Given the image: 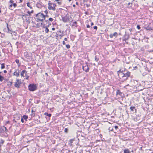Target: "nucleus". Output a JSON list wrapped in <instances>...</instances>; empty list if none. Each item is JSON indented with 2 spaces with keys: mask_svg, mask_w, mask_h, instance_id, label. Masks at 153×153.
Masks as SVG:
<instances>
[{
  "mask_svg": "<svg viewBox=\"0 0 153 153\" xmlns=\"http://www.w3.org/2000/svg\"><path fill=\"white\" fill-rule=\"evenodd\" d=\"M117 73L120 78H123L124 80L127 79L130 74V72L126 70L124 71L120 70L117 71Z\"/></svg>",
  "mask_w": 153,
  "mask_h": 153,
  "instance_id": "1",
  "label": "nucleus"
},
{
  "mask_svg": "<svg viewBox=\"0 0 153 153\" xmlns=\"http://www.w3.org/2000/svg\"><path fill=\"white\" fill-rule=\"evenodd\" d=\"M8 130L7 128L3 126L0 128V136L4 137H7L8 136Z\"/></svg>",
  "mask_w": 153,
  "mask_h": 153,
  "instance_id": "2",
  "label": "nucleus"
},
{
  "mask_svg": "<svg viewBox=\"0 0 153 153\" xmlns=\"http://www.w3.org/2000/svg\"><path fill=\"white\" fill-rule=\"evenodd\" d=\"M37 19L40 21H43L45 20V15L42 13H39L36 15Z\"/></svg>",
  "mask_w": 153,
  "mask_h": 153,
  "instance_id": "3",
  "label": "nucleus"
},
{
  "mask_svg": "<svg viewBox=\"0 0 153 153\" xmlns=\"http://www.w3.org/2000/svg\"><path fill=\"white\" fill-rule=\"evenodd\" d=\"M48 8L50 10L55 11L56 10V5L55 3H52L50 1H48Z\"/></svg>",
  "mask_w": 153,
  "mask_h": 153,
  "instance_id": "4",
  "label": "nucleus"
},
{
  "mask_svg": "<svg viewBox=\"0 0 153 153\" xmlns=\"http://www.w3.org/2000/svg\"><path fill=\"white\" fill-rule=\"evenodd\" d=\"M28 89L30 91H33L37 89V86L34 84H30L28 86Z\"/></svg>",
  "mask_w": 153,
  "mask_h": 153,
  "instance_id": "5",
  "label": "nucleus"
},
{
  "mask_svg": "<svg viewBox=\"0 0 153 153\" xmlns=\"http://www.w3.org/2000/svg\"><path fill=\"white\" fill-rule=\"evenodd\" d=\"M22 82L21 80L17 79L16 80V82H15L14 86L16 88H19Z\"/></svg>",
  "mask_w": 153,
  "mask_h": 153,
  "instance_id": "6",
  "label": "nucleus"
},
{
  "mask_svg": "<svg viewBox=\"0 0 153 153\" xmlns=\"http://www.w3.org/2000/svg\"><path fill=\"white\" fill-rule=\"evenodd\" d=\"M19 70L18 69L15 70V71L13 74V75L15 76H16L18 77L19 76Z\"/></svg>",
  "mask_w": 153,
  "mask_h": 153,
  "instance_id": "7",
  "label": "nucleus"
},
{
  "mask_svg": "<svg viewBox=\"0 0 153 153\" xmlns=\"http://www.w3.org/2000/svg\"><path fill=\"white\" fill-rule=\"evenodd\" d=\"M82 69L85 72H88L89 71V68L87 65H85L82 66Z\"/></svg>",
  "mask_w": 153,
  "mask_h": 153,
  "instance_id": "8",
  "label": "nucleus"
},
{
  "mask_svg": "<svg viewBox=\"0 0 153 153\" xmlns=\"http://www.w3.org/2000/svg\"><path fill=\"white\" fill-rule=\"evenodd\" d=\"M7 32L8 33L12 34V32H13V30H12V29L11 28H10L7 23Z\"/></svg>",
  "mask_w": 153,
  "mask_h": 153,
  "instance_id": "9",
  "label": "nucleus"
},
{
  "mask_svg": "<svg viewBox=\"0 0 153 153\" xmlns=\"http://www.w3.org/2000/svg\"><path fill=\"white\" fill-rule=\"evenodd\" d=\"M69 19L68 17L66 16L62 17L63 21L64 22H66L69 21Z\"/></svg>",
  "mask_w": 153,
  "mask_h": 153,
  "instance_id": "10",
  "label": "nucleus"
},
{
  "mask_svg": "<svg viewBox=\"0 0 153 153\" xmlns=\"http://www.w3.org/2000/svg\"><path fill=\"white\" fill-rule=\"evenodd\" d=\"M118 35V33L117 32H115L113 34H110V37L112 38L113 36H114L115 37H116Z\"/></svg>",
  "mask_w": 153,
  "mask_h": 153,
  "instance_id": "11",
  "label": "nucleus"
},
{
  "mask_svg": "<svg viewBox=\"0 0 153 153\" xmlns=\"http://www.w3.org/2000/svg\"><path fill=\"white\" fill-rule=\"evenodd\" d=\"M48 27L47 26H45V25H44L43 27L44 28H45V33H48L49 31V30L48 29Z\"/></svg>",
  "mask_w": 153,
  "mask_h": 153,
  "instance_id": "12",
  "label": "nucleus"
},
{
  "mask_svg": "<svg viewBox=\"0 0 153 153\" xmlns=\"http://www.w3.org/2000/svg\"><path fill=\"white\" fill-rule=\"evenodd\" d=\"M27 73V71L25 70H23L21 73L20 75L21 77H24V74L25 73Z\"/></svg>",
  "mask_w": 153,
  "mask_h": 153,
  "instance_id": "13",
  "label": "nucleus"
},
{
  "mask_svg": "<svg viewBox=\"0 0 153 153\" xmlns=\"http://www.w3.org/2000/svg\"><path fill=\"white\" fill-rule=\"evenodd\" d=\"M4 142V140L2 139H0V149L3 144Z\"/></svg>",
  "mask_w": 153,
  "mask_h": 153,
  "instance_id": "14",
  "label": "nucleus"
},
{
  "mask_svg": "<svg viewBox=\"0 0 153 153\" xmlns=\"http://www.w3.org/2000/svg\"><path fill=\"white\" fill-rule=\"evenodd\" d=\"M74 140L73 139H70L69 140V142L68 143L69 145L71 147H72L73 145L72 143Z\"/></svg>",
  "mask_w": 153,
  "mask_h": 153,
  "instance_id": "15",
  "label": "nucleus"
},
{
  "mask_svg": "<svg viewBox=\"0 0 153 153\" xmlns=\"http://www.w3.org/2000/svg\"><path fill=\"white\" fill-rule=\"evenodd\" d=\"M124 153H131V152L129 149H126L124 150Z\"/></svg>",
  "mask_w": 153,
  "mask_h": 153,
  "instance_id": "16",
  "label": "nucleus"
},
{
  "mask_svg": "<svg viewBox=\"0 0 153 153\" xmlns=\"http://www.w3.org/2000/svg\"><path fill=\"white\" fill-rule=\"evenodd\" d=\"M122 93L119 90H117V95H119L121 96L122 95Z\"/></svg>",
  "mask_w": 153,
  "mask_h": 153,
  "instance_id": "17",
  "label": "nucleus"
},
{
  "mask_svg": "<svg viewBox=\"0 0 153 153\" xmlns=\"http://www.w3.org/2000/svg\"><path fill=\"white\" fill-rule=\"evenodd\" d=\"M130 109L131 111H133L134 110H135L136 112V109H135V107L134 106H131L130 107Z\"/></svg>",
  "mask_w": 153,
  "mask_h": 153,
  "instance_id": "18",
  "label": "nucleus"
},
{
  "mask_svg": "<svg viewBox=\"0 0 153 153\" xmlns=\"http://www.w3.org/2000/svg\"><path fill=\"white\" fill-rule=\"evenodd\" d=\"M36 6L38 8H41L42 7V5L39 3H37L36 4Z\"/></svg>",
  "mask_w": 153,
  "mask_h": 153,
  "instance_id": "19",
  "label": "nucleus"
},
{
  "mask_svg": "<svg viewBox=\"0 0 153 153\" xmlns=\"http://www.w3.org/2000/svg\"><path fill=\"white\" fill-rule=\"evenodd\" d=\"M22 118L25 120L26 121H27V119L28 118V116L25 115H24L22 117Z\"/></svg>",
  "mask_w": 153,
  "mask_h": 153,
  "instance_id": "20",
  "label": "nucleus"
},
{
  "mask_svg": "<svg viewBox=\"0 0 153 153\" xmlns=\"http://www.w3.org/2000/svg\"><path fill=\"white\" fill-rule=\"evenodd\" d=\"M44 115L49 117H51V114H49L47 112H45L44 113Z\"/></svg>",
  "mask_w": 153,
  "mask_h": 153,
  "instance_id": "21",
  "label": "nucleus"
},
{
  "mask_svg": "<svg viewBox=\"0 0 153 153\" xmlns=\"http://www.w3.org/2000/svg\"><path fill=\"white\" fill-rule=\"evenodd\" d=\"M27 73L25 74V76H24V77H25V79H28L29 77V76L27 75Z\"/></svg>",
  "mask_w": 153,
  "mask_h": 153,
  "instance_id": "22",
  "label": "nucleus"
},
{
  "mask_svg": "<svg viewBox=\"0 0 153 153\" xmlns=\"http://www.w3.org/2000/svg\"><path fill=\"white\" fill-rule=\"evenodd\" d=\"M77 23L75 21L73 22V24L72 25V26L76 27L77 26Z\"/></svg>",
  "mask_w": 153,
  "mask_h": 153,
  "instance_id": "23",
  "label": "nucleus"
},
{
  "mask_svg": "<svg viewBox=\"0 0 153 153\" xmlns=\"http://www.w3.org/2000/svg\"><path fill=\"white\" fill-rule=\"evenodd\" d=\"M4 79V77L0 74V81L2 82Z\"/></svg>",
  "mask_w": 153,
  "mask_h": 153,
  "instance_id": "24",
  "label": "nucleus"
},
{
  "mask_svg": "<svg viewBox=\"0 0 153 153\" xmlns=\"http://www.w3.org/2000/svg\"><path fill=\"white\" fill-rule=\"evenodd\" d=\"M141 87V85L140 86H138L137 87V89H138V91H142L144 89L143 88H140Z\"/></svg>",
  "mask_w": 153,
  "mask_h": 153,
  "instance_id": "25",
  "label": "nucleus"
},
{
  "mask_svg": "<svg viewBox=\"0 0 153 153\" xmlns=\"http://www.w3.org/2000/svg\"><path fill=\"white\" fill-rule=\"evenodd\" d=\"M125 39H124V40H125L126 41V40H128L129 37V35H125Z\"/></svg>",
  "mask_w": 153,
  "mask_h": 153,
  "instance_id": "26",
  "label": "nucleus"
},
{
  "mask_svg": "<svg viewBox=\"0 0 153 153\" xmlns=\"http://www.w3.org/2000/svg\"><path fill=\"white\" fill-rule=\"evenodd\" d=\"M5 68V65L4 63L1 64V69H2Z\"/></svg>",
  "mask_w": 153,
  "mask_h": 153,
  "instance_id": "27",
  "label": "nucleus"
},
{
  "mask_svg": "<svg viewBox=\"0 0 153 153\" xmlns=\"http://www.w3.org/2000/svg\"><path fill=\"white\" fill-rule=\"evenodd\" d=\"M64 131L65 133H68V128H65Z\"/></svg>",
  "mask_w": 153,
  "mask_h": 153,
  "instance_id": "28",
  "label": "nucleus"
},
{
  "mask_svg": "<svg viewBox=\"0 0 153 153\" xmlns=\"http://www.w3.org/2000/svg\"><path fill=\"white\" fill-rule=\"evenodd\" d=\"M27 6L28 7H29L30 8V9L32 8V7L31 6L29 2L27 3Z\"/></svg>",
  "mask_w": 153,
  "mask_h": 153,
  "instance_id": "29",
  "label": "nucleus"
},
{
  "mask_svg": "<svg viewBox=\"0 0 153 153\" xmlns=\"http://www.w3.org/2000/svg\"><path fill=\"white\" fill-rule=\"evenodd\" d=\"M108 130H109V131H114L113 128H112V127H110L109 128H108Z\"/></svg>",
  "mask_w": 153,
  "mask_h": 153,
  "instance_id": "30",
  "label": "nucleus"
},
{
  "mask_svg": "<svg viewBox=\"0 0 153 153\" xmlns=\"http://www.w3.org/2000/svg\"><path fill=\"white\" fill-rule=\"evenodd\" d=\"M134 1V0H131V2L128 3V5H130V4H132V2Z\"/></svg>",
  "mask_w": 153,
  "mask_h": 153,
  "instance_id": "31",
  "label": "nucleus"
},
{
  "mask_svg": "<svg viewBox=\"0 0 153 153\" xmlns=\"http://www.w3.org/2000/svg\"><path fill=\"white\" fill-rule=\"evenodd\" d=\"M12 85V82H8L7 85L9 86H11Z\"/></svg>",
  "mask_w": 153,
  "mask_h": 153,
  "instance_id": "32",
  "label": "nucleus"
},
{
  "mask_svg": "<svg viewBox=\"0 0 153 153\" xmlns=\"http://www.w3.org/2000/svg\"><path fill=\"white\" fill-rule=\"evenodd\" d=\"M33 10H32L31 11H28L27 13L28 14L30 15L31 13H33Z\"/></svg>",
  "mask_w": 153,
  "mask_h": 153,
  "instance_id": "33",
  "label": "nucleus"
},
{
  "mask_svg": "<svg viewBox=\"0 0 153 153\" xmlns=\"http://www.w3.org/2000/svg\"><path fill=\"white\" fill-rule=\"evenodd\" d=\"M66 48L68 49H69L70 48V46L69 45H66Z\"/></svg>",
  "mask_w": 153,
  "mask_h": 153,
  "instance_id": "34",
  "label": "nucleus"
},
{
  "mask_svg": "<svg viewBox=\"0 0 153 153\" xmlns=\"http://www.w3.org/2000/svg\"><path fill=\"white\" fill-rule=\"evenodd\" d=\"M53 19L52 18H50L48 19V21H50L51 22H52L53 20Z\"/></svg>",
  "mask_w": 153,
  "mask_h": 153,
  "instance_id": "35",
  "label": "nucleus"
},
{
  "mask_svg": "<svg viewBox=\"0 0 153 153\" xmlns=\"http://www.w3.org/2000/svg\"><path fill=\"white\" fill-rule=\"evenodd\" d=\"M15 62L17 64L19 63V60L18 59H16L15 60Z\"/></svg>",
  "mask_w": 153,
  "mask_h": 153,
  "instance_id": "36",
  "label": "nucleus"
},
{
  "mask_svg": "<svg viewBox=\"0 0 153 153\" xmlns=\"http://www.w3.org/2000/svg\"><path fill=\"white\" fill-rule=\"evenodd\" d=\"M12 33H13V34L15 36H16L17 34V33L15 31H13V32H12Z\"/></svg>",
  "mask_w": 153,
  "mask_h": 153,
  "instance_id": "37",
  "label": "nucleus"
},
{
  "mask_svg": "<svg viewBox=\"0 0 153 153\" xmlns=\"http://www.w3.org/2000/svg\"><path fill=\"white\" fill-rule=\"evenodd\" d=\"M13 5L14 7H15L17 6V4L15 3H13Z\"/></svg>",
  "mask_w": 153,
  "mask_h": 153,
  "instance_id": "38",
  "label": "nucleus"
},
{
  "mask_svg": "<svg viewBox=\"0 0 153 153\" xmlns=\"http://www.w3.org/2000/svg\"><path fill=\"white\" fill-rule=\"evenodd\" d=\"M114 127L116 130H117V129L118 128V126H116Z\"/></svg>",
  "mask_w": 153,
  "mask_h": 153,
  "instance_id": "39",
  "label": "nucleus"
},
{
  "mask_svg": "<svg viewBox=\"0 0 153 153\" xmlns=\"http://www.w3.org/2000/svg\"><path fill=\"white\" fill-rule=\"evenodd\" d=\"M137 28L138 29L140 30V26L139 25H137Z\"/></svg>",
  "mask_w": 153,
  "mask_h": 153,
  "instance_id": "40",
  "label": "nucleus"
},
{
  "mask_svg": "<svg viewBox=\"0 0 153 153\" xmlns=\"http://www.w3.org/2000/svg\"><path fill=\"white\" fill-rule=\"evenodd\" d=\"M93 28L94 29L97 30V26H95L93 27Z\"/></svg>",
  "mask_w": 153,
  "mask_h": 153,
  "instance_id": "41",
  "label": "nucleus"
},
{
  "mask_svg": "<svg viewBox=\"0 0 153 153\" xmlns=\"http://www.w3.org/2000/svg\"><path fill=\"white\" fill-rule=\"evenodd\" d=\"M48 27H49V25H51V23L49 21L48 22Z\"/></svg>",
  "mask_w": 153,
  "mask_h": 153,
  "instance_id": "42",
  "label": "nucleus"
},
{
  "mask_svg": "<svg viewBox=\"0 0 153 153\" xmlns=\"http://www.w3.org/2000/svg\"><path fill=\"white\" fill-rule=\"evenodd\" d=\"M99 60V59L98 58H97V56H95V60L96 61H97Z\"/></svg>",
  "mask_w": 153,
  "mask_h": 153,
  "instance_id": "43",
  "label": "nucleus"
},
{
  "mask_svg": "<svg viewBox=\"0 0 153 153\" xmlns=\"http://www.w3.org/2000/svg\"><path fill=\"white\" fill-rule=\"evenodd\" d=\"M14 1L13 0H10L9 3H13Z\"/></svg>",
  "mask_w": 153,
  "mask_h": 153,
  "instance_id": "44",
  "label": "nucleus"
},
{
  "mask_svg": "<svg viewBox=\"0 0 153 153\" xmlns=\"http://www.w3.org/2000/svg\"><path fill=\"white\" fill-rule=\"evenodd\" d=\"M45 13L46 14H47L48 13V11L47 10H46L44 11Z\"/></svg>",
  "mask_w": 153,
  "mask_h": 153,
  "instance_id": "45",
  "label": "nucleus"
},
{
  "mask_svg": "<svg viewBox=\"0 0 153 153\" xmlns=\"http://www.w3.org/2000/svg\"><path fill=\"white\" fill-rule=\"evenodd\" d=\"M46 17H49L48 15L47 14H46L45 15V18Z\"/></svg>",
  "mask_w": 153,
  "mask_h": 153,
  "instance_id": "46",
  "label": "nucleus"
},
{
  "mask_svg": "<svg viewBox=\"0 0 153 153\" xmlns=\"http://www.w3.org/2000/svg\"><path fill=\"white\" fill-rule=\"evenodd\" d=\"M58 4H59V5H60L61 4H62V2L60 1H58V2H57Z\"/></svg>",
  "mask_w": 153,
  "mask_h": 153,
  "instance_id": "47",
  "label": "nucleus"
},
{
  "mask_svg": "<svg viewBox=\"0 0 153 153\" xmlns=\"http://www.w3.org/2000/svg\"><path fill=\"white\" fill-rule=\"evenodd\" d=\"M21 122L22 123H24V119L22 118H22H21Z\"/></svg>",
  "mask_w": 153,
  "mask_h": 153,
  "instance_id": "48",
  "label": "nucleus"
},
{
  "mask_svg": "<svg viewBox=\"0 0 153 153\" xmlns=\"http://www.w3.org/2000/svg\"><path fill=\"white\" fill-rule=\"evenodd\" d=\"M86 27H87V28H89L90 27V26L88 25H87L86 26Z\"/></svg>",
  "mask_w": 153,
  "mask_h": 153,
  "instance_id": "49",
  "label": "nucleus"
},
{
  "mask_svg": "<svg viewBox=\"0 0 153 153\" xmlns=\"http://www.w3.org/2000/svg\"><path fill=\"white\" fill-rule=\"evenodd\" d=\"M86 7H89L90 6V5L89 4H86Z\"/></svg>",
  "mask_w": 153,
  "mask_h": 153,
  "instance_id": "50",
  "label": "nucleus"
},
{
  "mask_svg": "<svg viewBox=\"0 0 153 153\" xmlns=\"http://www.w3.org/2000/svg\"><path fill=\"white\" fill-rule=\"evenodd\" d=\"M62 44L63 45H65V42L64 41H63L62 42Z\"/></svg>",
  "mask_w": 153,
  "mask_h": 153,
  "instance_id": "51",
  "label": "nucleus"
},
{
  "mask_svg": "<svg viewBox=\"0 0 153 153\" xmlns=\"http://www.w3.org/2000/svg\"><path fill=\"white\" fill-rule=\"evenodd\" d=\"M20 119V117L19 116H18V117H17V120H19Z\"/></svg>",
  "mask_w": 153,
  "mask_h": 153,
  "instance_id": "52",
  "label": "nucleus"
},
{
  "mask_svg": "<svg viewBox=\"0 0 153 153\" xmlns=\"http://www.w3.org/2000/svg\"><path fill=\"white\" fill-rule=\"evenodd\" d=\"M13 6V4H10V5L9 6V7H12V6Z\"/></svg>",
  "mask_w": 153,
  "mask_h": 153,
  "instance_id": "53",
  "label": "nucleus"
},
{
  "mask_svg": "<svg viewBox=\"0 0 153 153\" xmlns=\"http://www.w3.org/2000/svg\"><path fill=\"white\" fill-rule=\"evenodd\" d=\"M52 29L53 30H54L55 29V28L54 27H53L52 28Z\"/></svg>",
  "mask_w": 153,
  "mask_h": 153,
  "instance_id": "54",
  "label": "nucleus"
},
{
  "mask_svg": "<svg viewBox=\"0 0 153 153\" xmlns=\"http://www.w3.org/2000/svg\"><path fill=\"white\" fill-rule=\"evenodd\" d=\"M4 72L5 73H7V71L6 70H4Z\"/></svg>",
  "mask_w": 153,
  "mask_h": 153,
  "instance_id": "55",
  "label": "nucleus"
},
{
  "mask_svg": "<svg viewBox=\"0 0 153 153\" xmlns=\"http://www.w3.org/2000/svg\"><path fill=\"white\" fill-rule=\"evenodd\" d=\"M64 40L65 41H67V38H65Z\"/></svg>",
  "mask_w": 153,
  "mask_h": 153,
  "instance_id": "56",
  "label": "nucleus"
},
{
  "mask_svg": "<svg viewBox=\"0 0 153 153\" xmlns=\"http://www.w3.org/2000/svg\"><path fill=\"white\" fill-rule=\"evenodd\" d=\"M94 24L93 22H91V26H92L94 25Z\"/></svg>",
  "mask_w": 153,
  "mask_h": 153,
  "instance_id": "57",
  "label": "nucleus"
},
{
  "mask_svg": "<svg viewBox=\"0 0 153 153\" xmlns=\"http://www.w3.org/2000/svg\"><path fill=\"white\" fill-rule=\"evenodd\" d=\"M131 152V153H134V152L133 150H132V151Z\"/></svg>",
  "mask_w": 153,
  "mask_h": 153,
  "instance_id": "58",
  "label": "nucleus"
},
{
  "mask_svg": "<svg viewBox=\"0 0 153 153\" xmlns=\"http://www.w3.org/2000/svg\"><path fill=\"white\" fill-rule=\"evenodd\" d=\"M76 5H78V2H76Z\"/></svg>",
  "mask_w": 153,
  "mask_h": 153,
  "instance_id": "59",
  "label": "nucleus"
},
{
  "mask_svg": "<svg viewBox=\"0 0 153 153\" xmlns=\"http://www.w3.org/2000/svg\"><path fill=\"white\" fill-rule=\"evenodd\" d=\"M87 0H84L83 1L84 2H87Z\"/></svg>",
  "mask_w": 153,
  "mask_h": 153,
  "instance_id": "60",
  "label": "nucleus"
},
{
  "mask_svg": "<svg viewBox=\"0 0 153 153\" xmlns=\"http://www.w3.org/2000/svg\"><path fill=\"white\" fill-rule=\"evenodd\" d=\"M73 6L74 7H75L76 6H75V4H73Z\"/></svg>",
  "mask_w": 153,
  "mask_h": 153,
  "instance_id": "61",
  "label": "nucleus"
},
{
  "mask_svg": "<svg viewBox=\"0 0 153 153\" xmlns=\"http://www.w3.org/2000/svg\"><path fill=\"white\" fill-rule=\"evenodd\" d=\"M1 13V9L0 8V13Z\"/></svg>",
  "mask_w": 153,
  "mask_h": 153,
  "instance_id": "62",
  "label": "nucleus"
},
{
  "mask_svg": "<svg viewBox=\"0 0 153 153\" xmlns=\"http://www.w3.org/2000/svg\"><path fill=\"white\" fill-rule=\"evenodd\" d=\"M33 112H35V111H33V110H32V113H33Z\"/></svg>",
  "mask_w": 153,
  "mask_h": 153,
  "instance_id": "63",
  "label": "nucleus"
},
{
  "mask_svg": "<svg viewBox=\"0 0 153 153\" xmlns=\"http://www.w3.org/2000/svg\"><path fill=\"white\" fill-rule=\"evenodd\" d=\"M45 74L46 75H48V73H45Z\"/></svg>",
  "mask_w": 153,
  "mask_h": 153,
  "instance_id": "64",
  "label": "nucleus"
}]
</instances>
